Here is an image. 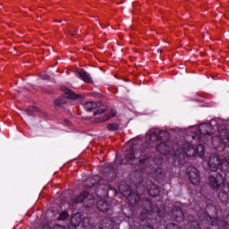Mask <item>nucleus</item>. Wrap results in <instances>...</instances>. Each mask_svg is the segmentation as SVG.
<instances>
[{
	"label": "nucleus",
	"mask_w": 229,
	"mask_h": 229,
	"mask_svg": "<svg viewBox=\"0 0 229 229\" xmlns=\"http://www.w3.org/2000/svg\"><path fill=\"white\" fill-rule=\"evenodd\" d=\"M198 217L199 222L194 220V216H189L188 225L190 229H225L224 220L210 216L208 211L207 214L204 209H200Z\"/></svg>",
	"instance_id": "obj_1"
},
{
	"label": "nucleus",
	"mask_w": 229,
	"mask_h": 229,
	"mask_svg": "<svg viewBox=\"0 0 229 229\" xmlns=\"http://www.w3.org/2000/svg\"><path fill=\"white\" fill-rule=\"evenodd\" d=\"M143 203V211H141V214L140 216V219L141 223H144V221H147V223H149V217H153L155 214H157V217L159 219H163V221H165V214L164 213V207L158 208V206H156L153 208V203L150 199H145L142 201Z\"/></svg>",
	"instance_id": "obj_2"
},
{
	"label": "nucleus",
	"mask_w": 229,
	"mask_h": 229,
	"mask_svg": "<svg viewBox=\"0 0 229 229\" xmlns=\"http://www.w3.org/2000/svg\"><path fill=\"white\" fill-rule=\"evenodd\" d=\"M208 167L210 171L216 173V171H222L225 173V180L227 183V189L229 191V161L226 157H220L217 155L211 156L208 161Z\"/></svg>",
	"instance_id": "obj_3"
},
{
	"label": "nucleus",
	"mask_w": 229,
	"mask_h": 229,
	"mask_svg": "<svg viewBox=\"0 0 229 229\" xmlns=\"http://www.w3.org/2000/svg\"><path fill=\"white\" fill-rule=\"evenodd\" d=\"M132 182H134L137 192H139V191L141 189V191H147V192H148L149 196L152 198L160 196V187L155 184L153 181H146L140 174H139V176L136 177L135 180H132Z\"/></svg>",
	"instance_id": "obj_4"
},
{
	"label": "nucleus",
	"mask_w": 229,
	"mask_h": 229,
	"mask_svg": "<svg viewBox=\"0 0 229 229\" xmlns=\"http://www.w3.org/2000/svg\"><path fill=\"white\" fill-rule=\"evenodd\" d=\"M212 125L208 123H203L199 126V130L196 131V135L192 136V139H196L199 142H205L206 139H208L212 135Z\"/></svg>",
	"instance_id": "obj_5"
},
{
	"label": "nucleus",
	"mask_w": 229,
	"mask_h": 229,
	"mask_svg": "<svg viewBox=\"0 0 229 229\" xmlns=\"http://www.w3.org/2000/svg\"><path fill=\"white\" fill-rule=\"evenodd\" d=\"M125 160L127 164L131 165H144L146 164V158L137 157L133 147H130L125 154Z\"/></svg>",
	"instance_id": "obj_6"
},
{
	"label": "nucleus",
	"mask_w": 229,
	"mask_h": 229,
	"mask_svg": "<svg viewBox=\"0 0 229 229\" xmlns=\"http://www.w3.org/2000/svg\"><path fill=\"white\" fill-rule=\"evenodd\" d=\"M159 135L165 139H161V142L157 145L156 149L158 153H161V155H167L169 153V146H167V142H169V132L160 131Z\"/></svg>",
	"instance_id": "obj_7"
},
{
	"label": "nucleus",
	"mask_w": 229,
	"mask_h": 229,
	"mask_svg": "<svg viewBox=\"0 0 229 229\" xmlns=\"http://www.w3.org/2000/svg\"><path fill=\"white\" fill-rule=\"evenodd\" d=\"M105 114L104 109H98L94 112L95 121L96 123H106V121H109V119H112V117H115L117 111L115 109H112L109 111L108 114Z\"/></svg>",
	"instance_id": "obj_8"
},
{
	"label": "nucleus",
	"mask_w": 229,
	"mask_h": 229,
	"mask_svg": "<svg viewBox=\"0 0 229 229\" xmlns=\"http://www.w3.org/2000/svg\"><path fill=\"white\" fill-rule=\"evenodd\" d=\"M72 203H87L86 207L90 208L95 203L94 197L89 194V191H82L78 197L73 199Z\"/></svg>",
	"instance_id": "obj_9"
},
{
	"label": "nucleus",
	"mask_w": 229,
	"mask_h": 229,
	"mask_svg": "<svg viewBox=\"0 0 229 229\" xmlns=\"http://www.w3.org/2000/svg\"><path fill=\"white\" fill-rule=\"evenodd\" d=\"M208 182L214 191H219L225 187V178L221 174H216V176H209Z\"/></svg>",
	"instance_id": "obj_10"
},
{
	"label": "nucleus",
	"mask_w": 229,
	"mask_h": 229,
	"mask_svg": "<svg viewBox=\"0 0 229 229\" xmlns=\"http://www.w3.org/2000/svg\"><path fill=\"white\" fill-rule=\"evenodd\" d=\"M186 174L190 182L193 185H199V182H201V177L199 176V171L197 170V168L194 166H189L186 170Z\"/></svg>",
	"instance_id": "obj_11"
},
{
	"label": "nucleus",
	"mask_w": 229,
	"mask_h": 229,
	"mask_svg": "<svg viewBox=\"0 0 229 229\" xmlns=\"http://www.w3.org/2000/svg\"><path fill=\"white\" fill-rule=\"evenodd\" d=\"M64 98L62 97V98H58L56 100H55V105L57 106H60L62 105H64L65 103V98L67 99H78V98H80V95L74 93L72 90L65 88L64 89Z\"/></svg>",
	"instance_id": "obj_12"
},
{
	"label": "nucleus",
	"mask_w": 229,
	"mask_h": 229,
	"mask_svg": "<svg viewBox=\"0 0 229 229\" xmlns=\"http://www.w3.org/2000/svg\"><path fill=\"white\" fill-rule=\"evenodd\" d=\"M98 228L100 229H118L119 223L113 219L112 217H107L102 219L99 223Z\"/></svg>",
	"instance_id": "obj_13"
},
{
	"label": "nucleus",
	"mask_w": 229,
	"mask_h": 229,
	"mask_svg": "<svg viewBox=\"0 0 229 229\" xmlns=\"http://www.w3.org/2000/svg\"><path fill=\"white\" fill-rule=\"evenodd\" d=\"M148 176L156 180V182H164L165 179V173L162 168H151V171L148 174Z\"/></svg>",
	"instance_id": "obj_14"
},
{
	"label": "nucleus",
	"mask_w": 229,
	"mask_h": 229,
	"mask_svg": "<svg viewBox=\"0 0 229 229\" xmlns=\"http://www.w3.org/2000/svg\"><path fill=\"white\" fill-rule=\"evenodd\" d=\"M172 218L177 221V223H182V221H185V216L183 215V211H182V208L175 206L171 211Z\"/></svg>",
	"instance_id": "obj_15"
},
{
	"label": "nucleus",
	"mask_w": 229,
	"mask_h": 229,
	"mask_svg": "<svg viewBox=\"0 0 229 229\" xmlns=\"http://www.w3.org/2000/svg\"><path fill=\"white\" fill-rule=\"evenodd\" d=\"M182 152L186 157H196L198 155L196 147H194L191 142H187L182 147Z\"/></svg>",
	"instance_id": "obj_16"
},
{
	"label": "nucleus",
	"mask_w": 229,
	"mask_h": 229,
	"mask_svg": "<svg viewBox=\"0 0 229 229\" xmlns=\"http://www.w3.org/2000/svg\"><path fill=\"white\" fill-rule=\"evenodd\" d=\"M100 182H101V177H99L98 175H95L94 177H89L83 182V186L86 189H92V187H94V185H99Z\"/></svg>",
	"instance_id": "obj_17"
},
{
	"label": "nucleus",
	"mask_w": 229,
	"mask_h": 229,
	"mask_svg": "<svg viewBox=\"0 0 229 229\" xmlns=\"http://www.w3.org/2000/svg\"><path fill=\"white\" fill-rule=\"evenodd\" d=\"M104 178L107 180L108 182L115 179V169L114 167V165L110 164L108 165V168H106L104 172Z\"/></svg>",
	"instance_id": "obj_18"
},
{
	"label": "nucleus",
	"mask_w": 229,
	"mask_h": 229,
	"mask_svg": "<svg viewBox=\"0 0 229 229\" xmlns=\"http://www.w3.org/2000/svg\"><path fill=\"white\" fill-rule=\"evenodd\" d=\"M97 208L100 212H110V210H112V205H110L106 200H98L97 202Z\"/></svg>",
	"instance_id": "obj_19"
},
{
	"label": "nucleus",
	"mask_w": 229,
	"mask_h": 229,
	"mask_svg": "<svg viewBox=\"0 0 229 229\" xmlns=\"http://www.w3.org/2000/svg\"><path fill=\"white\" fill-rule=\"evenodd\" d=\"M76 74L81 80H82V81H85V83H92V78L90 77V74H89L84 70L76 72Z\"/></svg>",
	"instance_id": "obj_20"
},
{
	"label": "nucleus",
	"mask_w": 229,
	"mask_h": 229,
	"mask_svg": "<svg viewBox=\"0 0 229 229\" xmlns=\"http://www.w3.org/2000/svg\"><path fill=\"white\" fill-rule=\"evenodd\" d=\"M81 225H82L83 228L86 229H94V220L90 219L89 216H85L82 215V220Z\"/></svg>",
	"instance_id": "obj_21"
},
{
	"label": "nucleus",
	"mask_w": 229,
	"mask_h": 229,
	"mask_svg": "<svg viewBox=\"0 0 229 229\" xmlns=\"http://www.w3.org/2000/svg\"><path fill=\"white\" fill-rule=\"evenodd\" d=\"M119 191L124 198H130L131 197V187L127 184H121L119 186Z\"/></svg>",
	"instance_id": "obj_22"
},
{
	"label": "nucleus",
	"mask_w": 229,
	"mask_h": 229,
	"mask_svg": "<svg viewBox=\"0 0 229 229\" xmlns=\"http://www.w3.org/2000/svg\"><path fill=\"white\" fill-rule=\"evenodd\" d=\"M83 219V215L81 213L74 214L71 218L72 225L76 228V226H80L81 225V221Z\"/></svg>",
	"instance_id": "obj_23"
},
{
	"label": "nucleus",
	"mask_w": 229,
	"mask_h": 229,
	"mask_svg": "<svg viewBox=\"0 0 229 229\" xmlns=\"http://www.w3.org/2000/svg\"><path fill=\"white\" fill-rule=\"evenodd\" d=\"M148 139L151 140V142H158V140H162V139H165L164 136L160 137V131H150L148 134Z\"/></svg>",
	"instance_id": "obj_24"
},
{
	"label": "nucleus",
	"mask_w": 229,
	"mask_h": 229,
	"mask_svg": "<svg viewBox=\"0 0 229 229\" xmlns=\"http://www.w3.org/2000/svg\"><path fill=\"white\" fill-rule=\"evenodd\" d=\"M84 108L87 112H92V110H96L98 108V103L96 102H86L84 104Z\"/></svg>",
	"instance_id": "obj_25"
},
{
	"label": "nucleus",
	"mask_w": 229,
	"mask_h": 229,
	"mask_svg": "<svg viewBox=\"0 0 229 229\" xmlns=\"http://www.w3.org/2000/svg\"><path fill=\"white\" fill-rule=\"evenodd\" d=\"M196 149H197V155L203 160L205 158V147L199 144L198 145V147H196Z\"/></svg>",
	"instance_id": "obj_26"
},
{
	"label": "nucleus",
	"mask_w": 229,
	"mask_h": 229,
	"mask_svg": "<svg viewBox=\"0 0 229 229\" xmlns=\"http://www.w3.org/2000/svg\"><path fill=\"white\" fill-rule=\"evenodd\" d=\"M218 198L222 203H226L228 201V193L222 190L218 192Z\"/></svg>",
	"instance_id": "obj_27"
},
{
	"label": "nucleus",
	"mask_w": 229,
	"mask_h": 229,
	"mask_svg": "<svg viewBox=\"0 0 229 229\" xmlns=\"http://www.w3.org/2000/svg\"><path fill=\"white\" fill-rule=\"evenodd\" d=\"M107 130H109V131H117V130H119V124L118 123H109L107 125Z\"/></svg>",
	"instance_id": "obj_28"
},
{
	"label": "nucleus",
	"mask_w": 229,
	"mask_h": 229,
	"mask_svg": "<svg viewBox=\"0 0 229 229\" xmlns=\"http://www.w3.org/2000/svg\"><path fill=\"white\" fill-rule=\"evenodd\" d=\"M68 217H69V214L65 211H63L59 216L60 221H65V219H68Z\"/></svg>",
	"instance_id": "obj_29"
},
{
	"label": "nucleus",
	"mask_w": 229,
	"mask_h": 229,
	"mask_svg": "<svg viewBox=\"0 0 229 229\" xmlns=\"http://www.w3.org/2000/svg\"><path fill=\"white\" fill-rule=\"evenodd\" d=\"M222 225H224V229H229V214L224 219V222H222Z\"/></svg>",
	"instance_id": "obj_30"
},
{
	"label": "nucleus",
	"mask_w": 229,
	"mask_h": 229,
	"mask_svg": "<svg viewBox=\"0 0 229 229\" xmlns=\"http://www.w3.org/2000/svg\"><path fill=\"white\" fill-rule=\"evenodd\" d=\"M140 229H155L151 225H140Z\"/></svg>",
	"instance_id": "obj_31"
},
{
	"label": "nucleus",
	"mask_w": 229,
	"mask_h": 229,
	"mask_svg": "<svg viewBox=\"0 0 229 229\" xmlns=\"http://www.w3.org/2000/svg\"><path fill=\"white\" fill-rule=\"evenodd\" d=\"M29 110H30V112H38V107L30 106V107L29 108Z\"/></svg>",
	"instance_id": "obj_32"
},
{
	"label": "nucleus",
	"mask_w": 229,
	"mask_h": 229,
	"mask_svg": "<svg viewBox=\"0 0 229 229\" xmlns=\"http://www.w3.org/2000/svg\"><path fill=\"white\" fill-rule=\"evenodd\" d=\"M41 78H42V80H49V75L43 74V75H41Z\"/></svg>",
	"instance_id": "obj_33"
},
{
	"label": "nucleus",
	"mask_w": 229,
	"mask_h": 229,
	"mask_svg": "<svg viewBox=\"0 0 229 229\" xmlns=\"http://www.w3.org/2000/svg\"><path fill=\"white\" fill-rule=\"evenodd\" d=\"M140 199V197L137 196L135 199V205L139 203V200Z\"/></svg>",
	"instance_id": "obj_34"
},
{
	"label": "nucleus",
	"mask_w": 229,
	"mask_h": 229,
	"mask_svg": "<svg viewBox=\"0 0 229 229\" xmlns=\"http://www.w3.org/2000/svg\"><path fill=\"white\" fill-rule=\"evenodd\" d=\"M211 208H212V210H214V212H215L216 214H217V211H216V208H215V207H212Z\"/></svg>",
	"instance_id": "obj_35"
},
{
	"label": "nucleus",
	"mask_w": 229,
	"mask_h": 229,
	"mask_svg": "<svg viewBox=\"0 0 229 229\" xmlns=\"http://www.w3.org/2000/svg\"><path fill=\"white\" fill-rule=\"evenodd\" d=\"M134 174L137 176V174H139V172H135Z\"/></svg>",
	"instance_id": "obj_36"
}]
</instances>
